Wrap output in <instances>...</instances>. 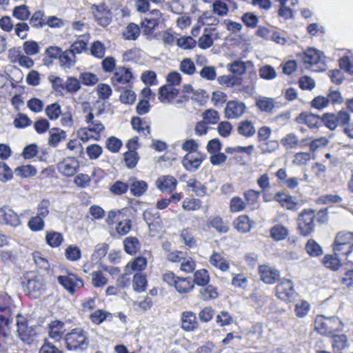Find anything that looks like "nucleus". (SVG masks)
I'll use <instances>...</instances> for the list:
<instances>
[{
    "instance_id": "f257e3e1",
    "label": "nucleus",
    "mask_w": 353,
    "mask_h": 353,
    "mask_svg": "<svg viewBox=\"0 0 353 353\" xmlns=\"http://www.w3.org/2000/svg\"><path fill=\"white\" fill-rule=\"evenodd\" d=\"M305 68L314 72L323 71L326 69L325 57L323 53L315 49L309 48L300 54Z\"/></svg>"
},
{
    "instance_id": "f03ea898",
    "label": "nucleus",
    "mask_w": 353,
    "mask_h": 353,
    "mask_svg": "<svg viewBox=\"0 0 353 353\" xmlns=\"http://www.w3.org/2000/svg\"><path fill=\"white\" fill-rule=\"evenodd\" d=\"M65 342L69 350H84L89 344L88 333L82 328H74L65 334Z\"/></svg>"
},
{
    "instance_id": "7ed1b4c3",
    "label": "nucleus",
    "mask_w": 353,
    "mask_h": 353,
    "mask_svg": "<svg viewBox=\"0 0 353 353\" xmlns=\"http://www.w3.org/2000/svg\"><path fill=\"white\" fill-rule=\"evenodd\" d=\"M316 323L318 324L316 329L319 332L324 336H333L336 333L342 332L343 329V323L337 316H320L316 319Z\"/></svg>"
},
{
    "instance_id": "20e7f679",
    "label": "nucleus",
    "mask_w": 353,
    "mask_h": 353,
    "mask_svg": "<svg viewBox=\"0 0 353 353\" xmlns=\"http://www.w3.org/2000/svg\"><path fill=\"white\" fill-rule=\"evenodd\" d=\"M324 125L331 130L337 127H345L350 121V115L346 111L341 110L334 113H325L321 117Z\"/></svg>"
},
{
    "instance_id": "39448f33",
    "label": "nucleus",
    "mask_w": 353,
    "mask_h": 353,
    "mask_svg": "<svg viewBox=\"0 0 353 353\" xmlns=\"http://www.w3.org/2000/svg\"><path fill=\"white\" fill-rule=\"evenodd\" d=\"M315 212L311 209H304L297 219L298 229L303 236H307L314 230Z\"/></svg>"
},
{
    "instance_id": "423d86ee",
    "label": "nucleus",
    "mask_w": 353,
    "mask_h": 353,
    "mask_svg": "<svg viewBox=\"0 0 353 353\" xmlns=\"http://www.w3.org/2000/svg\"><path fill=\"white\" fill-rule=\"evenodd\" d=\"M276 295L278 299L286 302L294 300L296 292L292 281L286 279H281L276 286Z\"/></svg>"
},
{
    "instance_id": "0eeeda50",
    "label": "nucleus",
    "mask_w": 353,
    "mask_h": 353,
    "mask_svg": "<svg viewBox=\"0 0 353 353\" xmlns=\"http://www.w3.org/2000/svg\"><path fill=\"white\" fill-rule=\"evenodd\" d=\"M27 281L26 286L28 293L36 294L35 296L40 294L45 289V279L43 275L34 272H30L26 276Z\"/></svg>"
},
{
    "instance_id": "6e6552de",
    "label": "nucleus",
    "mask_w": 353,
    "mask_h": 353,
    "mask_svg": "<svg viewBox=\"0 0 353 353\" xmlns=\"http://www.w3.org/2000/svg\"><path fill=\"white\" fill-rule=\"evenodd\" d=\"M92 12L94 20L103 27L108 26L112 21V13L104 5H92Z\"/></svg>"
},
{
    "instance_id": "1a4fd4ad",
    "label": "nucleus",
    "mask_w": 353,
    "mask_h": 353,
    "mask_svg": "<svg viewBox=\"0 0 353 353\" xmlns=\"http://www.w3.org/2000/svg\"><path fill=\"white\" fill-rule=\"evenodd\" d=\"M0 223L16 228L21 225L22 222L19 216L11 208L4 205L0 208Z\"/></svg>"
},
{
    "instance_id": "9d476101",
    "label": "nucleus",
    "mask_w": 353,
    "mask_h": 353,
    "mask_svg": "<svg viewBox=\"0 0 353 353\" xmlns=\"http://www.w3.org/2000/svg\"><path fill=\"white\" fill-rule=\"evenodd\" d=\"M58 282L71 294H73L77 288L83 286V281L81 278L73 274L61 275L57 278Z\"/></svg>"
},
{
    "instance_id": "9b49d317",
    "label": "nucleus",
    "mask_w": 353,
    "mask_h": 353,
    "mask_svg": "<svg viewBox=\"0 0 353 353\" xmlns=\"http://www.w3.org/2000/svg\"><path fill=\"white\" fill-rule=\"evenodd\" d=\"M79 168L78 160L74 157H68L57 164L58 171L65 176L74 175Z\"/></svg>"
},
{
    "instance_id": "f8f14e48",
    "label": "nucleus",
    "mask_w": 353,
    "mask_h": 353,
    "mask_svg": "<svg viewBox=\"0 0 353 353\" xmlns=\"http://www.w3.org/2000/svg\"><path fill=\"white\" fill-rule=\"evenodd\" d=\"M245 110V105L239 101H230L224 110L225 116L228 119H237L242 116Z\"/></svg>"
},
{
    "instance_id": "ddd939ff",
    "label": "nucleus",
    "mask_w": 353,
    "mask_h": 353,
    "mask_svg": "<svg viewBox=\"0 0 353 353\" xmlns=\"http://www.w3.org/2000/svg\"><path fill=\"white\" fill-rule=\"evenodd\" d=\"M261 279L267 284H272L276 282L280 276V272L272 268L268 265H261L258 268Z\"/></svg>"
},
{
    "instance_id": "4468645a",
    "label": "nucleus",
    "mask_w": 353,
    "mask_h": 353,
    "mask_svg": "<svg viewBox=\"0 0 353 353\" xmlns=\"http://www.w3.org/2000/svg\"><path fill=\"white\" fill-rule=\"evenodd\" d=\"M155 184L162 192L171 193L176 189L178 181L172 176L163 175L157 179Z\"/></svg>"
},
{
    "instance_id": "2eb2a0df",
    "label": "nucleus",
    "mask_w": 353,
    "mask_h": 353,
    "mask_svg": "<svg viewBox=\"0 0 353 353\" xmlns=\"http://www.w3.org/2000/svg\"><path fill=\"white\" fill-rule=\"evenodd\" d=\"M85 121L90 131L95 134V141L100 139V133L104 130L105 127L92 112H89L85 117Z\"/></svg>"
},
{
    "instance_id": "dca6fc26",
    "label": "nucleus",
    "mask_w": 353,
    "mask_h": 353,
    "mask_svg": "<svg viewBox=\"0 0 353 353\" xmlns=\"http://www.w3.org/2000/svg\"><path fill=\"white\" fill-rule=\"evenodd\" d=\"M203 159L204 157L200 153H188L184 157L182 163L187 170L194 172L200 167Z\"/></svg>"
},
{
    "instance_id": "f3484780",
    "label": "nucleus",
    "mask_w": 353,
    "mask_h": 353,
    "mask_svg": "<svg viewBox=\"0 0 353 353\" xmlns=\"http://www.w3.org/2000/svg\"><path fill=\"white\" fill-rule=\"evenodd\" d=\"M132 78V74L129 68L118 67L115 68V72L111 78V81L114 86H119L120 84H127Z\"/></svg>"
},
{
    "instance_id": "a211bd4d",
    "label": "nucleus",
    "mask_w": 353,
    "mask_h": 353,
    "mask_svg": "<svg viewBox=\"0 0 353 353\" xmlns=\"http://www.w3.org/2000/svg\"><path fill=\"white\" fill-rule=\"evenodd\" d=\"M179 90L170 85H164L159 89V99L163 103H172L178 96Z\"/></svg>"
},
{
    "instance_id": "6ab92c4d",
    "label": "nucleus",
    "mask_w": 353,
    "mask_h": 353,
    "mask_svg": "<svg viewBox=\"0 0 353 353\" xmlns=\"http://www.w3.org/2000/svg\"><path fill=\"white\" fill-rule=\"evenodd\" d=\"M147 260L142 256H138L130 261L125 267V274H132L134 272L140 273L147 266Z\"/></svg>"
},
{
    "instance_id": "aec40b11",
    "label": "nucleus",
    "mask_w": 353,
    "mask_h": 353,
    "mask_svg": "<svg viewBox=\"0 0 353 353\" xmlns=\"http://www.w3.org/2000/svg\"><path fill=\"white\" fill-rule=\"evenodd\" d=\"M181 328L185 331L194 330L198 325L196 314L190 311L183 312L181 314Z\"/></svg>"
},
{
    "instance_id": "412c9836",
    "label": "nucleus",
    "mask_w": 353,
    "mask_h": 353,
    "mask_svg": "<svg viewBox=\"0 0 353 353\" xmlns=\"http://www.w3.org/2000/svg\"><path fill=\"white\" fill-rule=\"evenodd\" d=\"M128 185L132 194L135 196H141L148 190L147 183L135 177L130 178Z\"/></svg>"
},
{
    "instance_id": "4be33fe9",
    "label": "nucleus",
    "mask_w": 353,
    "mask_h": 353,
    "mask_svg": "<svg viewBox=\"0 0 353 353\" xmlns=\"http://www.w3.org/2000/svg\"><path fill=\"white\" fill-rule=\"evenodd\" d=\"M208 226L214 228L219 233H226L229 230V225L222 217L219 215H214L209 217Z\"/></svg>"
},
{
    "instance_id": "5701e85b",
    "label": "nucleus",
    "mask_w": 353,
    "mask_h": 353,
    "mask_svg": "<svg viewBox=\"0 0 353 353\" xmlns=\"http://www.w3.org/2000/svg\"><path fill=\"white\" fill-rule=\"evenodd\" d=\"M332 345L334 353H344L349 346L346 335L335 334L332 336Z\"/></svg>"
},
{
    "instance_id": "b1692460",
    "label": "nucleus",
    "mask_w": 353,
    "mask_h": 353,
    "mask_svg": "<svg viewBox=\"0 0 353 353\" xmlns=\"http://www.w3.org/2000/svg\"><path fill=\"white\" fill-rule=\"evenodd\" d=\"M174 288L179 293L186 294L194 289V285L189 277H179Z\"/></svg>"
},
{
    "instance_id": "393cba45",
    "label": "nucleus",
    "mask_w": 353,
    "mask_h": 353,
    "mask_svg": "<svg viewBox=\"0 0 353 353\" xmlns=\"http://www.w3.org/2000/svg\"><path fill=\"white\" fill-rule=\"evenodd\" d=\"M49 134L48 143L54 147L57 146L60 141L66 138V132L57 128H52L49 131Z\"/></svg>"
},
{
    "instance_id": "a878e982",
    "label": "nucleus",
    "mask_w": 353,
    "mask_h": 353,
    "mask_svg": "<svg viewBox=\"0 0 353 353\" xmlns=\"http://www.w3.org/2000/svg\"><path fill=\"white\" fill-rule=\"evenodd\" d=\"M210 263L224 272L229 269V263L226 259L219 253L214 252L210 259Z\"/></svg>"
},
{
    "instance_id": "bb28decb",
    "label": "nucleus",
    "mask_w": 353,
    "mask_h": 353,
    "mask_svg": "<svg viewBox=\"0 0 353 353\" xmlns=\"http://www.w3.org/2000/svg\"><path fill=\"white\" fill-rule=\"evenodd\" d=\"M17 318V332L20 339L26 341L28 339L30 330L28 327L26 320L23 316L18 315Z\"/></svg>"
},
{
    "instance_id": "cd10ccee",
    "label": "nucleus",
    "mask_w": 353,
    "mask_h": 353,
    "mask_svg": "<svg viewBox=\"0 0 353 353\" xmlns=\"http://www.w3.org/2000/svg\"><path fill=\"white\" fill-rule=\"evenodd\" d=\"M63 323L59 321H52L49 325V336L55 341H59L63 334Z\"/></svg>"
},
{
    "instance_id": "c85d7f7f",
    "label": "nucleus",
    "mask_w": 353,
    "mask_h": 353,
    "mask_svg": "<svg viewBox=\"0 0 353 353\" xmlns=\"http://www.w3.org/2000/svg\"><path fill=\"white\" fill-rule=\"evenodd\" d=\"M270 236L274 241H283L288 236V230L282 225H275L270 230Z\"/></svg>"
},
{
    "instance_id": "c756f323",
    "label": "nucleus",
    "mask_w": 353,
    "mask_h": 353,
    "mask_svg": "<svg viewBox=\"0 0 353 353\" xmlns=\"http://www.w3.org/2000/svg\"><path fill=\"white\" fill-rule=\"evenodd\" d=\"M76 61V55L70 49L62 52L60 55L59 61L61 66L64 68H70L74 66Z\"/></svg>"
},
{
    "instance_id": "7c9ffc66",
    "label": "nucleus",
    "mask_w": 353,
    "mask_h": 353,
    "mask_svg": "<svg viewBox=\"0 0 353 353\" xmlns=\"http://www.w3.org/2000/svg\"><path fill=\"white\" fill-rule=\"evenodd\" d=\"M238 132L245 137L253 136L256 132V129L253 123L248 120L242 121L238 126Z\"/></svg>"
},
{
    "instance_id": "2f4dec72",
    "label": "nucleus",
    "mask_w": 353,
    "mask_h": 353,
    "mask_svg": "<svg viewBox=\"0 0 353 353\" xmlns=\"http://www.w3.org/2000/svg\"><path fill=\"white\" fill-rule=\"evenodd\" d=\"M234 225L239 232H247L250 230L252 223L248 216L241 215L234 221Z\"/></svg>"
},
{
    "instance_id": "473e14b6",
    "label": "nucleus",
    "mask_w": 353,
    "mask_h": 353,
    "mask_svg": "<svg viewBox=\"0 0 353 353\" xmlns=\"http://www.w3.org/2000/svg\"><path fill=\"white\" fill-rule=\"evenodd\" d=\"M112 318V314L103 310H97L90 315V321L97 325L101 324L105 320H110Z\"/></svg>"
},
{
    "instance_id": "72a5a7b5",
    "label": "nucleus",
    "mask_w": 353,
    "mask_h": 353,
    "mask_svg": "<svg viewBox=\"0 0 353 353\" xmlns=\"http://www.w3.org/2000/svg\"><path fill=\"white\" fill-rule=\"evenodd\" d=\"M256 105L260 110L266 112H271L275 106L274 99L265 97L258 98L256 101Z\"/></svg>"
},
{
    "instance_id": "f704fd0d",
    "label": "nucleus",
    "mask_w": 353,
    "mask_h": 353,
    "mask_svg": "<svg viewBox=\"0 0 353 353\" xmlns=\"http://www.w3.org/2000/svg\"><path fill=\"white\" fill-rule=\"evenodd\" d=\"M323 263L328 269H330L332 271H336L339 270V268L341 266V263L334 254H326L323 259Z\"/></svg>"
},
{
    "instance_id": "c9c22d12",
    "label": "nucleus",
    "mask_w": 353,
    "mask_h": 353,
    "mask_svg": "<svg viewBox=\"0 0 353 353\" xmlns=\"http://www.w3.org/2000/svg\"><path fill=\"white\" fill-rule=\"evenodd\" d=\"M139 34L140 28L134 23H130L123 32V36L127 40H136Z\"/></svg>"
},
{
    "instance_id": "e433bc0d",
    "label": "nucleus",
    "mask_w": 353,
    "mask_h": 353,
    "mask_svg": "<svg viewBox=\"0 0 353 353\" xmlns=\"http://www.w3.org/2000/svg\"><path fill=\"white\" fill-rule=\"evenodd\" d=\"M133 289L137 292H144L146 290L147 279L144 274L135 273L133 277Z\"/></svg>"
},
{
    "instance_id": "4c0bfd02",
    "label": "nucleus",
    "mask_w": 353,
    "mask_h": 353,
    "mask_svg": "<svg viewBox=\"0 0 353 353\" xmlns=\"http://www.w3.org/2000/svg\"><path fill=\"white\" fill-rule=\"evenodd\" d=\"M258 148L261 150L262 154L272 153L279 148V143L276 140H267L261 142Z\"/></svg>"
},
{
    "instance_id": "58836bf2",
    "label": "nucleus",
    "mask_w": 353,
    "mask_h": 353,
    "mask_svg": "<svg viewBox=\"0 0 353 353\" xmlns=\"http://www.w3.org/2000/svg\"><path fill=\"white\" fill-rule=\"evenodd\" d=\"M14 172L21 178H28L36 175L37 170L31 165H26L17 167Z\"/></svg>"
},
{
    "instance_id": "ea45409f",
    "label": "nucleus",
    "mask_w": 353,
    "mask_h": 353,
    "mask_svg": "<svg viewBox=\"0 0 353 353\" xmlns=\"http://www.w3.org/2000/svg\"><path fill=\"white\" fill-rule=\"evenodd\" d=\"M247 63H251V62L248 61ZM227 68L233 74L241 75L245 72L246 63L240 60L234 61L229 63L227 65Z\"/></svg>"
},
{
    "instance_id": "a19ab883",
    "label": "nucleus",
    "mask_w": 353,
    "mask_h": 353,
    "mask_svg": "<svg viewBox=\"0 0 353 353\" xmlns=\"http://www.w3.org/2000/svg\"><path fill=\"white\" fill-rule=\"evenodd\" d=\"M229 11L228 5L223 0H214L212 3V12L219 17L227 15Z\"/></svg>"
},
{
    "instance_id": "79ce46f5",
    "label": "nucleus",
    "mask_w": 353,
    "mask_h": 353,
    "mask_svg": "<svg viewBox=\"0 0 353 353\" xmlns=\"http://www.w3.org/2000/svg\"><path fill=\"white\" fill-rule=\"evenodd\" d=\"M12 15L19 20H27L30 16V11L26 5L16 6L12 10Z\"/></svg>"
},
{
    "instance_id": "37998d69",
    "label": "nucleus",
    "mask_w": 353,
    "mask_h": 353,
    "mask_svg": "<svg viewBox=\"0 0 353 353\" xmlns=\"http://www.w3.org/2000/svg\"><path fill=\"white\" fill-rule=\"evenodd\" d=\"M210 276L205 269L196 271L194 274V282L198 285H205L209 283Z\"/></svg>"
},
{
    "instance_id": "c03bdc74",
    "label": "nucleus",
    "mask_w": 353,
    "mask_h": 353,
    "mask_svg": "<svg viewBox=\"0 0 353 353\" xmlns=\"http://www.w3.org/2000/svg\"><path fill=\"white\" fill-rule=\"evenodd\" d=\"M23 50L26 54L34 56L39 53L40 47L37 42L33 40L26 41L23 44Z\"/></svg>"
},
{
    "instance_id": "a18cd8bd",
    "label": "nucleus",
    "mask_w": 353,
    "mask_h": 353,
    "mask_svg": "<svg viewBox=\"0 0 353 353\" xmlns=\"http://www.w3.org/2000/svg\"><path fill=\"white\" fill-rule=\"evenodd\" d=\"M203 121L207 124H216L220 117L219 112L213 109H208L202 113Z\"/></svg>"
},
{
    "instance_id": "49530a36",
    "label": "nucleus",
    "mask_w": 353,
    "mask_h": 353,
    "mask_svg": "<svg viewBox=\"0 0 353 353\" xmlns=\"http://www.w3.org/2000/svg\"><path fill=\"white\" fill-rule=\"evenodd\" d=\"M45 225L44 219L40 216H34L30 219L28 222L29 229L33 232L41 231Z\"/></svg>"
},
{
    "instance_id": "de8ad7c7",
    "label": "nucleus",
    "mask_w": 353,
    "mask_h": 353,
    "mask_svg": "<svg viewBox=\"0 0 353 353\" xmlns=\"http://www.w3.org/2000/svg\"><path fill=\"white\" fill-rule=\"evenodd\" d=\"M46 115L51 120H57L61 114V106L57 103L47 105L45 110Z\"/></svg>"
},
{
    "instance_id": "09e8293b",
    "label": "nucleus",
    "mask_w": 353,
    "mask_h": 353,
    "mask_svg": "<svg viewBox=\"0 0 353 353\" xmlns=\"http://www.w3.org/2000/svg\"><path fill=\"white\" fill-rule=\"evenodd\" d=\"M158 24L159 22L157 19L145 18L141 23V28L143 34L146 35L151 34Z\"/></svg>"
},
{
    "instance_id": "8fccbe9b",
    "label": "nucleus",
    "mask_w": 353,
    "mask_h": 353,
    "mask_svg": "<svg viewBox=\"0 0 353 353\" xmlns=\"http://www.w3.org/2000/svg\"><path fill=\"white\" fill-rule=\"evenodd\" d=\"M310 305V304L303 300L298 301L294 306V312L297 317L303 318L305 316L309 310Z\"/></svg>"
},
{
    "instance_id": "3c124183",
    "label": "nucleus",
    "mask_w": 353,
    "mask_h": 353,
    "mask_svg": "<svg viewBox=\"0 0 353 353\" xmlns=\"http://www.w3.org/2000/svg\"><path fill=\"white\" fill-rule=\"evenodd\" d=\"M90 53L94 57L101 59L105 53V48L101 41H96L91 45Z\"/></svg>"
},
{
    "instance_id": "603ef678",
    "label": "nucleus",
    "mask_w": 353,
    "mask_h": 353,
    "mask_svg": "<svg viewBox=\"0 0 353 353\" xmlns=\"http://www.w3.org/2000/svg\"><path fill=\"white\" fill-rule=\"evenodd\" d=\"M260 77L265 80H272L276 77V72L274 68L270 65H265L259 69Z\"/></svg>"
},
{
    "instance_id": "864d4df0",
    "label": "nucleus",
    "mask_w": 353,
    "mask_h": 353,
    "mask_svg": "<svg viewBox=\"0 0 353 353\" xmlns=\"http://www.w3.org/2000/svg\"><path fill=\"white\" fill-rule=\"evenodd\" d=\"M131 124L134 130L139 132H142L145 135L150 133V128L139 117H134L132 119Z\"/></svg>"
},
{
    "instance_id": "5fc2aeb1",
    "label": "nucleus",
    "mask_w": 353,
    "mask_h": 353,
    "mask_svg": "<svg viewBox=\"0 0 353 353\" xmlns=\"http://www.w3.org/2000/svg\"><path fill=\"white\" fill-rule=\"evenodd\" d=\"M92 283L95 288H101L108 283V279L101 272L95 271L92 274Z\"/></svg>"
},
{
    "instance_id": "6e6d98bb",
    "label": "nucleus",
    "mask_w": 353,
    "mask_h": 353,
    "mask_svg": "<svg viewBox=\"0 0 353 353\" xmlns=\"http://www.w3.org/2000/svg\"><path fill=\"white\" fill-rule=\"evenodd\" d=\"M139 157L136 151H128L124 154L125 165L129 168H134L138 162Z\"/></svg>"
},
{
    "instance_id": "4d7b16f0",
    "label": "nucleus",
    "mask_w": 353,
    "mask_h": 353,
    "mask_svg": "<svg viewBox=\"0 0 353 353\" xmlns=\"http://www.w3.org/2000/svg\"><path fill=\"white\" fill-rule=\"evenodd\" d=\"M180 70L185 74L192 75L195 72L194 63L190 59H184L180 63Z\"/></svg>"
},
{
    "instance_id": "13d9d810",
    "label": "nucleus",
    "mask_w": 353,
    "mask_h": 353,
    "mask_svg": "<svg viewBox=\"0 0 353 353\" xmlns=\"http://www.w3.org/2000/svg\"><path fill=\"white\" fill-rule=\"evenodd\" d=\"M103 149L98 144H91L86 148V153L92 160L98 159L102 154Z\"/></svg>"
},
{
    "instance_id": "bf43d9fd",
    "label": "nucleus",
    "mask_w": 353,
    "mask_h": 353,
    "mask_svg": "<svg viewBox=\"0 0 353 353\" xmlns=\"http://www.w3.org/2000/svg\"><path fill=\"white\" fill-rule=\"evenodd\" d=\"M301 118H303L304 123L310 128H318L319 118L314 114H301Z\"/></svg>"
},
{
    "instance_id": "052dcab7",
    "label": "nucleus",
    "mask_w": 353,
    "mask_h": 353,
    "mask_svg": "<svg viewBox=\"0 0 353 353\" xmlns=\"http://www.w3.org/2000/svg\"><path fill=\"white\" fill-rule=\"evenodd\" d=\"M298 138L293 134H288L282 140V145L287 149L294 148L298 145Z\"/></svg>"
},
{
    "instance_id": "680f3d73",
    "label": "nucleus",
    "mask_w": 353,
    "mask_h": 353,
    "mask_svg": "<svg viewBox=\"0 0 353 353\" xmlns=\"http://www.w3.org/2000/svg\"><path fill=\"white\" fill-rule=\"evenodd\" d=\"M12 170L3 162H0V181L6 182L12 179Z\"/></svg>"
},
{
    "instance_id": "e2e57ef3",
    "label": "nucleus",
    "mask_w": 353,
    "mask_h": 353,
    "mask_svg": "<svg viewBox=\"0 0 353 353\" xmlns=\"http://www.w3.org/2000/svg\"><path fill=\"white\" fill-rule=\"evenodd\" d=\"M30 30V27L28 23L25 22H20L16 24L14 27V32L16 35L21 39H24L28 36V32Z\"/></svg>"
},
{
    "instance_id": "0e129e2a",
    "label": "nucleus",
    "mask_w": 353,
    "mask_h": 353,
    "mask_svg": "<svg viewBox=\"0 0 353 353\" xmlns=\"http://www.w3.org/2000/svg\"><path fill=\"white\" fill-rule=\"evenodd\" d=\"M131 228V221L130 219H126L119 222L116 227V230L119 235L123 236L129 232Z\"/></svg>"
},
{
    "instance_id": "69168bd1",
    "label": "nucleus",
    "mask_w": 353,
    "mask_h": 353,
    "mask_svg": "<svg viewBox=\"0 0 353 353\" xmlns=\"http://www.w3.org/2000/svg\"><path fill=\"white\" fill-rule=\"evenodd\" d=\"M128 188V183H125L121 181H117L110 187V190L112 193L117 195H121L125 193Z\"/></svg>"
},
{
    "instance_id": "338daca9",
    "label": "nucleus",
    "mask_w": 353,
    "mask_h": 353,
    "mask_svg": "<svg viewBox=\"0 0 353 353\" xmlns=\"http://www.w3.org/2000/svg\"><path fill=\"white\" fill-rule=\"evenodd\" d=\"M353 242V232L341 231L336 234L334 243H352Z\"/></svg>"
},
{
    "instance_id": "774afa93",
    "label": "nucleus",
    "mask_w": 353,
    "mask_h": 353,
    "mask_svg": "<svg viewBox=\"0 0 353 353\" xmlns=\"http://www.w3.org/2000/svg\"><path fill=\"white\" fill-rule=\"evenodd\" d=\"M339 65L341 69L345 72L353 73V59L350 56H344L339 59Z\"/></svg>"
}]
</instances>
